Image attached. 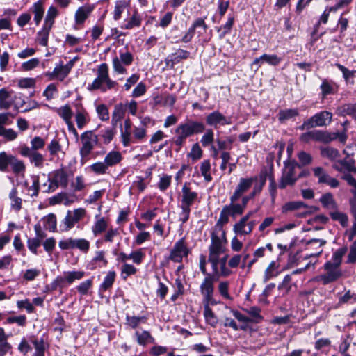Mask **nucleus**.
Here are the masks:
<instances>
[{"label":"nucleus","instance_id":"nucleus-1","mask_svg":"<svg viewBox=\"0 0 356 356\" xmlns=\"http://www.w3.org/2000/svg\"><path fill=\"white\" fill-rule=\"evenodd\" d=\"M204 123L193 120H187L180 123L175 129L174 143L181 147L186 141V139L193 135L200 134L204 131Z\"/></svg>","mask_w":356,"mask_h":356},{"label":"nucleus","instance_id":"nucleus-2","mask_svg":"<svg viewBox=\"0 0 356 356\" xmlns=\"http://www.w3.org/2000/svg\"><path fill=\"white\" fill-rule=\"evenodd\" d=\"M348 139L346 129L343 132L331 133L327 131L315 129L307 131L300 135V140L302 143L315 141L322 143H330L332 141L338 140L341 143L345 144Z\"/></svg>","mask_w":356,"mask_h":356},{"label":"nucleus","instance_id":"nucleus-3","mask_svg":"<svg viewBox=\"0 0 356 356\" xmlns=\"http://www.w3.org/2000/svg\"><path fill=\"white\" fill-rule=\"evenodd\" d=\"M117 86L118 83L109 76L108 65L102 63L97 67V77L91 83L88 84V90L90 91L100 90L102 92H106L115 88Z\"/></svg>","mask_w":356,"mask_h":356},{"label":"nucleus","instance_id":"nucleus-4","mask_svg":"<svg viewBox=\"0 0 356 356\" xmlns=\"http://www.w3.org/2000/svg\"><path fill=\"white\" fill-rule=\"evenodd\" d=\"M79 138L81 141L80 162L84 164L89 159L95 147L99 144V137L93 131H86L81 134Z\"/></svg>","mask_w":356,"mask_h":356},{"label":"nucleus","instance_id":"nucleus-5","mask_svg":"<svg viewBox=\"0 0 356 356\" xmlns=\"http://www.w3.org/2000/svg\"><path fill=\"white\" fill-rule=\"evenodd\" d=\"M238 200H232V196L230 197V204L224 206L222 209L216 226L222 227L223 225L229 222V216L234 217L243 213L245 207L242 202L236 203Z\"/></svg>","mask_w":356,"mask_h":356},{"label":"nucleus","instance_id":"nucleus-6","mask_svg":"<svg viewBox=\"0 0 356 356\" xmlns=\"http://www.w3.org/2000/svg\"><path fill=\"white\" fill-rule=\"evenodd\" d=\"M216 280V277L212 274L207 275L202 280L200 286V291L203 297V304L211 303V305L217 304V302L213 299L214 283Z\"/></svg>","mask_w":356,"mask_h":356},{"label":"nucleus","instance_id":"nucleus-7","mask_svg":"<svg viewBox=\"0 0 356 356\" xmlns=\"http://www.w3.org/2000/svg\"><path fill=\"white\" fill-rule=\"evenodd\" d=\"M300 165L296 161H285L284 168L281 180L279 183L280 188H285L288 186L293 185L298 179L296 175V169Z\"/></svg>","mask_w":356,"mask_h":356},{"label":"nucleus","instance_id":"nucleus-8","mask_svg":"<svg viewBox=\"0 0 356 356\" xmlns=\"http://www.w3.org/2000/svg\"><path fill=\"white\" fill-rule=\"evenodd\" d=\"M86 215V210L78 208L73 211L68 210L65 218L62 220L60 229L62 232H68L72 229L76 223H78Z\"/></svg>","mask_w":356,"mask_h":356},{"label":"nucleus","instance_id":"nucleus-9","mask_svg":"<svg viewBox=\"0 0 356 356\" xmlns=\"http://www.w3.org/2000/svg\"><path fill=\"white\" fill-rule=\"evenodd\" d=\"M58 246L63 250L76 248L86 254L90 249V243L85 238H74L70 237L60 240L58 242Z\"/></svg>","mask_w":356,"mask_h":356},{"label":"nucleus","instance_id":"nucleus-10","mask_svg":"<svg viewBox=\"0 0 356 356\" xmlns=\"http://www.w3.org/2000/svg\"><path fill=\"white\" fill-rule=\"evenodd\" d=\"M325 273L321 274L314 278V280L323 285L328 284L338 280L342 275L340 268L333 266L330 262L324 264Z\"/></svg>","mask_w":356,"mask_h":356},{"label":"nucleus","instance_id":"nucleus-11","mask_svg":"<svg viewBox=\"0 0 356 356\" xmlns=\"http://www.w3.org/2000/svg\"><path fill=\"white\" fill-rule=\"evenodd\" d=\"M222 232L221 236H218L215 232L211 234V243L209 248V256L218 257L224 252L223 243L226 242L225 232L220 227Z\"/></svg>","mask_w":356,"mask_h":356},{"label":"nucleus","instance_id":"nucleus-12","mask_svg":"<svg viewBox=\"0 0 356 356\" xmlns=\"http://www.w3.org/2000/svg\"><path fill=\"white\" fill-rule=\"evenodd\" d=\"M314 175L318 179V183L325 184L332 188H336L339 186V181L331 177L325 170L321 167H316L313 169Z\"/></svg>","mask_w":356,"mask_h":356},{"label":"nucleus","instance_id":"nucleus-13","mask_svg":"<svg viewBox=\"0 0 356 356\" xmlns=\"http://www.w3.org/2000/svg\"><path fill=\"white\" fill-rule=\"evenodd\" d=\"M85 275L83 271H67L64 272L61 276H57L54 280L53 284L55 286H63L65 283L72 284L76 280H81Z\"/></svg>","mask_w":356,"mask_h":356},{"label":"nucleus","instance_id":"nucleus-14","mask_svg":"<svg viewBox=\"0 0 356 356\" xmlns=\"http://www.w3.org/2000/svg\"><path fill=\"white\" fill-rule=\"evenodd\" d=\"M348 236V238L350 241H352L356 236V220L353 222L352 227L347 230L346 232ZM346 263L348 264H356V239L350 245L349 252L347 256Z\"/></svg>","mask_w":356,"mask_h":356},{"label":"nucleus","instance_id":"nucleus-15","mask_svg":"<svg viewBox=\"0 0 356 356\" xmlns=\"http://www.w3.org/2000/svg\"><path fill=\"white\" fill-rule=\"evenodd\" d=\"M58 114L66 122L68 130L72 133L76 140H79V134L71 121L73 113L69 105H65L58 109Z\"/></svg>","mask_w":356,"mask_h":356},{"label":"nucleus","instance_id":"nucleus-16","mask_svg":"<svg viewBox=\"0 0 356 356\" xmlns=\"http://www.w3.org/2000/svg\"><path fill=\"white\" fill-rule=\"evenodd\" d=\"M189 253L184 239L178 241L174 245L170 252V259L175 262H181L184 257H186Z\"/></svg>","mask_w":356,"mask_h":356},{"label":"nucleus","instance_id":"nucleus-17","mask_svg":"<svg viewBox=\"0 0 356 356\" xmlns=\"http://www.w3.org/2000/svg\"><path fill=\"white\" fill-rule=\"evenodd\" d=\"M257 179L258 178L256 176L250 178H241L234 193L232 195V200H239L242 195L251 187L253 182Z\"/></svg>","mask_w":356,"mask_h":356},{"label":"nucleus","instance_id":"nucleus-18","mask_svg":"<svg viewBox=\"0 0 356 356\" xmlns=\"http://www.w3.org/2000/svg\"><path fill=\"white\" fill-rule=\"evenodd\" d=\"M313 128L316 127H326L332 121V113L327 111H320L310 118Z\"/></svg>","mask_w":356,"mask_h":356},{"label":"nucleus","instance_id":"nucleus-19","mask_svg":"<svg viewBox=\"0 0 356 356\" xmlns=\"http://www.w3.org/2000/svg\"><path fill=\"white\" fill-rule=\"evenodd\" d=\"M206 122L208 125L218 128L219 125L229 124L231 122L218 111L209 113L206 117Z\"/></svg>","mask_w":356,"mask_h":356},{"label":"nucleus","instance_id":"nucleus-20","mask_svg":"<svg viewBox=\"0 0 356 356\" xmlns=\"http://www.w3.org/2000/svg\"><path fill=\"white\" fill-rule=\"evenodd\" d=\"M94 10V6L86 4L79 7L74 15V20L76 24H83L86 19L90 15Z\"/></svg>","mask_w":356,"mask_h":356},{"label":"nucleus","instance_id":"nucleus-21","mask_svg":"<svg viewBox=\"0 0 356 356\" xmlns=\"http://www.w3.org/2000/svg\"><path fill=\"white\" fill-rule=\"evenodd\" d=\"M30 143L31 147L26 145L19 146V151H24L27 154L31 152H38L45 146V140L40 136H35Z\"/></svg>","mask_w":356,"mask_h":356},{"label":"nucleus","instance_id":"nucleus-22","mask_svg":"<svg viewBox=\"0 0 356 356\" xmlns=\"http://www.w3.org/2000/svg\"><path fill=\"white\" fill-rule=\"evenodd\" d=\"M51 180L56 185V187L62 186L65 188L68 184V176L63 169H58L52 172Z\"/></svg>","mask_w":356,"mask_h":356},{"label":"nucleus","instance_id":"nucleus-23","mask_svg":"<svg viewBox=\"0 0 356 356\" xmlns=\"http://www.w3.org/2000/svg\"><path fill=\"white\" fill-rule=\"evenodd\" d=\"M197 197V193L192 191L185 184L182 187L181 205L190 207Z\"/></svg>","mask_w":356,"mask_h":356},{"label":"nucleus","instance_id":"nucleus-24","mask_svg":"<svg viewBox=\"0 0 356 356\" xmlns=\"http://www.w3.org/2000/svg\"><path fill=\"white\" fill-rule=\"evenodd\" d=\"M19 152L22 156L28 157L30 162L33 163L35 167L38 168L43 167L44 157L42 154L38 152H31L27 154L24 151H19Z\"/></svg>","mask_w":356,"mask_h":356},{"label":"nucleus","instance_id":"nucleus-25","mask_svg":"<svg viewBox=\"0 0 356 356\" xmlns=\"http://www.w3.org/2000/svg\"><path fill=\"white\" fill-rule=\"evenodd\" d=\"M12 91H8L6 88L0 90V109H8L13 103L12 98Z\"/></svg>","mask_w":356,"mask_h":356},{"label":"nucleus","instance_id":"nucleus-26","mask_svg":"<svg viewBox=\"0 0 356 356\" xmlns=\"http://www.w3.org/2000/svg\"><path fill=\"white\" fill-rule=\"evenodd\" d=\"M69 73L70 72L66 70L64 65L60 64L54 67L53 72L47 73L46 76H47L50 80L56 79L59 81H63Z\"/></svg>","mask_w":356,"mask_h":356},{"label":"nucleus","instance_id":"nucleus-27","mask_svg":"<svg viewBox=\"0 0 356 356\" xmlns=\"http://www.w3.org/2000/svg\"><path fill=\"white\" fill-rule=\"evenodd\" d=\"M332 168L339 172H352L354 166L353 163L346 159L336 161L332 164Z\"/></svg>","mask_w":356,"mask_h":356},{"label":"nucleus","instance_id":"nucleus-28","mask_svg":"<svg viewBox=\"0 0 356 356\" xmlns=\"http://www.w3.org/2000/svg\"><path fill=\"white\" fill-rule=\"evenodd\" d=\"M45 229L51 232L57 231V219L54 213H49L42 219Z\"/></svg>","mask_w":356,"mask_h":356},{"label":"nucleus","instance_id":"nucleus-29","mask_svg":"<svg viewBox=\"0 0 356 356\" xmlns=\"http://www.w3.org/2000/svg\"><path fill=\"white\" fill-rule=\"evenodd\" d=\"M345 179L347 181L348 184L353 186L351 193L353 194L354 198L350 201V204L353 215L356 220V179L350 175H346L345 177Z\"/></svg>","mask_w":356,"mask_h":356},{"label":"nucleus","instance_id":"nucleus-30","mask_svg":"<svg viewBox=\"0 0 356 356\" xmlns=\"http://www.w3.org/2000/svg\"><path fill=\"white\" fill-rule=\"evenodd\" d=\"M348 248L346 246H343L339 249H337L333 254L330 261H327V262H330L333 266L340 268V266L342 262V259L343 256L347 253Z\"/></svg>","mask_w":356,"mask_h":356},{"label":"nucleus","instance_id":"nucleus-31","mask_svg":"<svg viewBox=\"0 0 356 356\" xmlns=\"http://www.w3.org/2000/svg\"><path fill=\"white\" fill-rule=\"evenodd\" d=\"M31 10L34 14V21L36 25H38L43 18L44 13V8L42 1H38L34 3L31 8Z\"/></svg>","mask_w":356,"mask_h":356},{"label":"nucleus","instance_id":"nucleus-32","mask_svg":"<svg viewBox=\"0 0 356 356\" xmlns=\"http://www.w3.org/2000/svg\"><path fill=\"white\" fill-rule=\"evenodd\" d=\"M210 305H211V303H204V317L208 324L212 327H216L218 324V318L213 312Z\"/></svg>","mask_w":356,"mask_h":356},{"label":"nucleus","instance_id":"nucleus-33","mask_svg":"<svg viewBox=\"0 0 356 356\" xmlns=\"http://www.w3.org/2000/svg\"><path fill=\"white\" fill-rule=\"evenodd\" d=\"M326 243V241L323 239H318V238H312L308 241L306 242L307 249L309 250L312 248L313 245L318 244V252L315 253H311L309 254H307L305 256L306 259L310 258L312 257H318L323 252L322 246L324 245Z\"/></svg>","mask_w":356,"mask_h":356},{"label":"nucleus","instance_id":"nucleus-34","mask_svg":"<svg viewBox=\"0 0 356 356\" xmlns=\"http://www.w3.org/2000/svg\"><path fill=\"white\" fill-rule=\"evenodd\" d=\"M320 202L324 208L335 210L337 209V204L331 193L323 194L320 198Z\"/></svg>","mask_w":356,"mask_h":356},{"label":"nucleus","instance_id":"nucleus-35","mask_svg":"<svg viewBox=\"0 0 356 356\" xmlns=\"http://www.w3.org/2000/svg\"><path fill=\"white\" fill-rule=\"evenodd\" d=\"M336 113L339 116L356 115V104H345L338 107Z\"/></svg>","mask_w":356,"mask_h":356},{"label":"nucleus","instance_id":"nucleus-36","mask_svg":"<svg viewBox=\"0 0 356 356\" xmlns=\"http://www.w3.org/2000/svg\"><path fill=\"white\" fill-rule=\"evenodd\" d=\"M122 159V155L119 152L111 151L106 155L104 161L106 164L107 167L109 168L119 163L121 161Z\"/></svg>","mask_w":356,"mask_h":356},{"label":"nucleus","instance_id":"nucleus-37","mask_svg":"<svg viewBox=\"0 0 356 356\" xmlns=\"http://www.w3.org/2000/svg\"><path fill=\"white\" fill-rule=\"evenodd\" d=\"M307 207V204L302 201H291L285 203L282 207V213H286L289 211H298Z\"/></svg>","mask_w":356,"mask_h":356},{"label":"nucleus","instance_id":"nucleus-38","mask_svg":"<svg viewBox=\"0 0 356 356\" xmlns=\"http://www.w3.org/2000/svg\"><path fill=\"white\" fill-rule=\"evenodd\" d=\"M334 65L341 72L342 76L347 84L353 85L355 83L353 79L355 76L354 70H350L344 65L338 63H335Z\"/></svg>","mask_w":356,"mask_h":356},{"label":"nucleus","instance_id":"nucleus-39","mask_svg":"<svg viewBox=\"0 0 356 356\" xmlns=\"http://www.w3.org/2000/svg\"><path fill=\"white\" fill-rule=\"evenodd\" d=\"M126 106L122 103L116 104L112 113V123L116 124L124 116Z\"/></svg>","mask_w":356,"mask_h":356},{"label":"nucleus","instance_id":"nucleus-40","mask_svg":"<svg viewBox=\"0 0 356 356\" xmlns=\"http://www.w3.org/2000/svg\"><path fill=\"white\" fill-rule=\"evenodd\" d=\"M75 121L77 127L79 129H82L90 122V117L88 112L85 110L78 111L75 115Z\"/></svg>","mask_w":356,"mask_h":356},{"label":"nucleus","instance_id":"nucleus-41","mask_svg":"<svg viewBox=\"0 0 356 356\" xmlns=\"http://www.w3.org/2000/svg\"><path fill=\"white\" fill-rule=\"evenodd\" d=\"M143 257V252L140 250H138L133 252L129 254H126L125 253L121 252L119 255V259L123 262H125L128 259H132L134 263L140 264L142 261Z\"/></svg>","mask_w":356,"mask_h":356},{"label":"nucleus","instance_id":"nucleus-42","mask_svg":"<svg viewBox=\"0 0 356 356\" xmlns=\"http://www.w3.org/2000/svg\"><path fill=\"white\" fill-rule=\"evenodd\" d=\"M298 115V111L295 108L280 110L278 113L277 117L280 122H284L286 120H290Z\"/></svg>","mask_w":356,"mask_h":356},{"label":"nucleus","instance_id":"nucleus-43","mask_svg":"<svg viewBox=\"0 0 356 356\" xmlns=\"http://www.w3.org/2000/svg\"><path fill=\"white\" fill-rule=\"evenodd\" d=\"M51 29V27L44 25L42 29L38 33L37 41L40 45L47 46Z\"/></svg>","mask_w":356,"mask_h":356},{"label":"nucleus","instance_id":"nucleus-44","mask_svg":"<svg viewBox=\"0 0 356 356\" xmlns=\"http://www.w3.org/2000/svg\"><path fill=\"white\" fill-rule=\"evenodd\" d=\"M58 9L55 6H51L47 12L44 25L51 28L54 23V19L58 16Z\"/></svg>","mask_w":356,"mask_h":356},{"label":"nucleus","instance_id":"nucleus-45","mask_svg":"<svg viewBox=\"0 0 356 356\" xmlns=\"http://www.w3.org/2000/svg\"><path fill=\"white\" fill-rule=\"evenodd\" d=\"M13 157V155L8 154L6 152H0V171L6 172L8 170V167L10 165Z\"/></svg>","mask_w":356,"mask_h":356},{"label":"nucleus","instance_id":"nucleus-46","mask_svg":"<svg viewBox=\"0 0 356 356\" xmlns=\"http://www.w3.org/2000/svg\"><path fill=\"white\" fill-rule=\"evenodd\" d=\"M330 214L332 219L339 222L342 227H346L348 226V218L346 213L339 211H332Z\"/></svg>","mask_w":356,"mask_h":356},{"label":"nucleus","instance_id":"nucleus-47","mask_svg":"<svg viewBox=\"0 0 356 356\" xmlns=\"http://www.w3.org/2000/svg\"><path fill=\"white\" fill-rule=\"evenodd\" d=\"M211 164L209 160H204L201 163L200 172L201 175L204 177L206 181H211L212 177L210 173Z\"/></svg>","mask_w":356,"mask_h":356},{"label":"nucleus","instance_id":"nucleus-48","mask_svg":"<svg viewBox=\"0 0 356 356\" xmlns=\"http://www.w3.org/2000/svg\"><path fill=\"white\" fill-rule=\"evenodd\" d=\"M277 273L276 272V264L275 261H271L268 266L266 268L263 277L264 283L267 282L271 278L276 277Z\"/></svg>","mask_w":356,"mask_h":356},{"label":"nucleus","instance_id":"nucleus-49","mask_svg":"<svg viewBox=\"0 0 356 356\" xmlns=\"http://www.w3.org/2000/svg\"><path fill=\"white\" fill-rule=\"evenodd\" d=\"M141 19L136 12H134L133 15L129 19H128L124 25L122 26L126 29H131L134 27H138L140 26Z\"/></svg>","mask_w":356,"mask_h":356},{"label":"nucleus","instance_id":"nucleus-50","mask_svg":"<svg viewBox=\"0 0 356 356\" xmlns=\"http://www.w3.org/2000/svg\"><path fill=\"white\" fill-rule=\"evenodd\" d=\"M115 273L114 271L108 272L106 276L104 277L103 282L100 285V290L104 291L110 289L115 281Z\"/></svg>","mask_w":356,"mask_h":356},{"label":"nucleus","instance_id":"nucleus-51","mask_svg":"<svg viewBox=\"0 0 356 356\" xmlns=\"http://www.w3.org/2000/svg\"><path fill=\"white\" fill-rule=\"evenodd\" d=\"M321 154L322 156L331 160H334L339 156V152L337 149L331 147L321 148Z\"/></svg>","mask_w":356,"mask_h":356},{"label":"nucleus","instance_id":"nucleus-52","mask_svg":"<svg viewBox=\"0 0 356 356\" xmlns=\"http://www.w3.org/2000/svg\"><path fill=\"white\" fill-rule=\"evenodd\" d=\"M9 197L11 200V207L15 211H19L22 209V200L20 197L17 196V190L13 188L10 194Z\"/></svg>","mask_w":356,"mask_h":356},{"label":"nucleus","instance_id":"nucleus-53","mask_svg":"<svg viewBox=\"0 0 356 356\" xmlns=\"http://www.w3.org/2000/svg\"><path fill=\"white\" fill-rule=\"evenodd\" d=\"M234 22V18L233 17H229L227 22L218 29V31H221L219 35L220 38H223L227 34H229L231 32Z\"/></svg>","mask_w":356,"mask_h":356},{"label":"nucleus","instance_id":"nucleus-54","mask_svg":"<svg viewBox=\"0 0 356 356\" xmlns=\"http://www.w3.org/2000/svg\"><path fill=\"white\" fill-rule=\"evenodd\" d=\"M320 88L321 90V95L323 97H325L327 95L334 92L333 83L327 79L323 80Z\"/></svg>","mask_w":356,"mask_h":356},{"label":"nucleus","instance_id":"nucleus-55","mask_svg":"<svg viewBox=\"0 0 356 356\" xmlns=\"http://www.w3.org/2000/svg\"><path fill=\"white\" fill-rule=\"evenodd\" d=\"M107 228V222L104 218H101L97 220L95 225L92 226V231L95 236H97L104 231H105Z\"/></svg>","mask_w":356,"mask_h":356},{"label":"nucleus","instance_id":"nucleus-56","mask_svg":"<svg viewBox=\"0 0 356 356\" xmlns=\"http://www.w3.org/2000/svg\"><path fill=\"white\" fill-rule=\"evenodd\" d=\"M229 283L227 281L220 282L218 286L219 293L226 300H232L229 293Z\"/></svg>","mask_w":356,"mask_h":356},{"label":"nucleus","instance_id":"nucleus-57","mask_svg":"<svg viewBox=\"0 0 356 356\" xmlns=\"http://www.w3.org/2000/svg\"><path fill=\"white\" fill-rule=\"evenodd\" d=\"M32 179V185L29 186L27 188L28 195L31 197H36L38 195L40 189L39 177L38 176H34Z\"/></svg>","mask_w":356,"mask_h":356},{"label":"nucleus","instance_id":"nucleus-58","mask_svg":"<svg viewBox=\"0 0 356 356\" xmlns=\"http://www.w3.org/2000/svg\"><path fill=\"white\" fill-rule=\"evenodd\" d=\"M10 166L12 168L13 172L15 174H19V173L24 172L25 168H26L24 162L21 160H19L15 156L13 158L12 162L10 163Z\"/></svg>","mask_w":356,"mask_h":356},{"label":"nucleus","instance_id":"nucleus-59","mask_svg":"<svg viewBox=\"0 0 356 356\" xmlns=\"http://www.w3.org/2000/svg\"><path fill=\"white\" fill-rule=\"evenodd\" d=\"M90 170L97 175H104L106 172L108 170V167L105 163L104 161L103 162H96L90 166Z\"/></svg>","mask_w":356,"mask_h":356},{"label":"nucleus","instance_id":"nucleus-60","mask_svg":"<svg viewBox=\"0 0 356 356\" xmlns=\"http://www.w3.org/2000/svg\"><path fill=\"white\" fill-rule=\"evenodd\" d=\"M35 352L33 356H44L45 343L43 339H35L33 341Z\"/></svg>","mask_w":356,"mask_h":356},{"label":"nucleus","instance_id":"nucleus-61","mask_svg":"<svg viewBox=\"0 0 356 356\" xmlns=\"http://www.w3.org/2000/svg\"><path fill=\"white\" fill-rule=\"evenodd\" d=\"M101 133V137L103 140L104 144L108 145L112 141L115 131L113 128H106L102 130Z\"/></svg>","mask_w":356,"mask_h":356},{"label":"nucleus","instance_id":"nucleus-62","mask_svg":"<svg viewBox=\"0 0 356 356\" xmlns=\"http://www.w3.org/2000/svg\"><path fill=\"white\" fill-rule=\"evenodd\" d=\"M262 58H264V63H266L270 65L277 66L280 62L282 60L281 57H278L275 54H264L262 55Z\"/></svg>","mask_w":356,"mask_h":356},{"label":"nucleus","instance_id":"nucleus-63","mask_svg":"<svg viewBox=\"0 0 356 356\" xmlns=\"http://www.w3.org/2000/svg\"><path fill=\"white\" fill-rule=\"evenodd\" d=\"M127 8V3L122 1H118L115 5L113 18L115 20H118L121 18L122 13Z\"/></svg>","mask_w":356,"mask_h":356},{"label":"nucleus","instance_id":"nucleus-64","mask_svg":"<svg viewBox=\"0 0 356 356\" xmlns=\"http://www.w3.org/2000/svg\"><path fill=\"white\" fill-rule=\"evenodd\" d=\"M136 273V268L131 264H124L121 268V277L123 280Z\"/></svg>","mask_w":356,"mask_h":356}]
</instances>
